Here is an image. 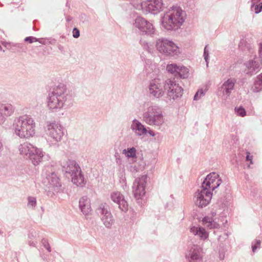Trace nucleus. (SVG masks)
Here are the masks:
<instances>
[{
	"mask_svg": "<svg viewBox=\"0 0 262 262\" xmlns=\"http://www.w3.org/2000/svg\"><path fill=\"white\" fill-rule=\"evenodd\" d=\"M74 95L63 83L55 85L49 92L47 102L48 109L52 112H57L62 109H68L74 103Z\"/></svg>",
	"mask_w": 262,
	"mask_h": 262,
	"instance_id": "nucleus-1",
	"label": "nucleus"
},
{
	"mask_svg": "<svg viewBox=\"0 0 262 262\" xmlns=\"http://www.w3.org/2000/svg\"><path fill=\"white\" fill-rule=\"evenodd\" d=\"M148 87L149 96L153 98H161L165 94V90L167 91L169 100L181 97L183 93V89L171 79L164 81L160 78H154L149 81Z\"/></svg>",
	"mask_w": 262,
	"mask_h": 262,
	"instance_id": "nucleus-2",
	"label": "nucleus"
},
{
	"mask_svg": "<svg viewBox=\"0 0 262 262\" xmlns=\"http://www.w3.org/2000/svg\"><path fill=\"white\" fill-rule=\"evenodd\" d=\"M186 17L185 12L180 6H172L161 17L162 26L168 31L177 30L183 24Z\"/></svg>",
	"mask_w": 262,
	"mask_h": 262,
	"instance_id": "nucleus-3",
	"label": "nucleus"
},
{
	"mask_svg": "<svg viewBox=\"0 0 262 262\" xmlns=\"http://www.w3.org/2000/svg\"><path fill=\"white\" fill-rule=\"evenodd\" d=\"M13 126L15 134L20 138H28L35 134V123L29 116H20L15 120Z\"/></svg>",
	"mask_w": 262,
	"mask_h": 262,
	"instance_id": "nucleus-4",
	"label": "nucleus"
},
{
	"mask_svg": "<svg viewBox=\"0 0 262 262\" xmlns=\"http://www.w3.org/2000/svg\"><path fill=\"white\" fill-rule=\"evenodd\" d=\"M142 120L148 125L158 127H161L165 122L161 108L156 105L147 107L142 114Z\"/></svg>",
	"mask_w": 262,
	"mask_h": 262,
	"instance_id": "nucleus-5",
	"label": "nucleus"
},
{
	"mask_svg": "<svg viewBox=\"0 0 262 262\" xmlns=\"http://www.w3.org/2000/svg\"><path fill=\"white\" fill-rule=\"evenodd\" d=\"M62 170L71 178L72 182L76 186H83L85 184L84 176L81 168L76 161L68 160L64 164H61Z\"/></svg>",
	"mask_w": 262,
	"mask_h": 262,
	"instance_id": "nucleus-6",
	"label": "nucleus"
},
{
	"mask_svg": "<svg viewBox=\"0 0 262 262\" xmlns=\"http://www.w3.org/2000/svg\"><path fill=\"white\" fill-rule=\"evenodd\" d=\"M18 149L20 154L28 158L34 166L38 165L43 158H46L40 149L37 148L28 142L21 144Z\"/></svg>",
	"mask_w": 262,
	"mask_h": 262,
	"instance_id": "nucleus-7",
	"label": "nucleus"
},
{
	"mask_svg": "<svg viewBox=\"0 0 262 262\" xmlns=\"http://www.w3.org/2000/svg\"><path fill=\"white\" fill-rule=\"evenodd\" d=\"M156 47L160 53L168 57H174L181 53L179 47L174 42L166 38L159 39Z\"/></svg>",
	"mask_w": 262,
	"mask_h": 262,
	"instance_id": "nucleus-8",
	"label": "nucleus"
},
{
	"mask_svg": "<svg viewBox=\"0 0 262 262\" xmlns=\"http://www.w3.org/2000/svg\"><path fill=\"white\" fill-rule=\"evenodd\" d=\"M42 175L46 177L48 182V187L52 191L53 194L61 193L63 191L59 177L54 170H52V166H47L43 170Z\"/></svg>",
	"mask_w": 262,
	"mask_h": 262,
	"instance_id": "nucleus-9",
	"label": "nucleus"
},
{
	"mask_svg": "<svg viewBox=\"0 0 262 262\" xmlns=\"http://www.w3.org/2000/svg\"><path fill=\"white\" fill-rule=\"evenodd\" d=\"M47 135L53 141L58 142L61 141L64 135V127L55 121H47L46 127Z\"/></svg>",
	"mask_w": 262,
	"mask_h": 262,
	"instance_id": "nucleus-10",
	"label": "nucleus"
},
{
	"mask_svg": "<svg viewBox=\"0 0 262 262\" xmlns=\"http://www.w3.org/2000/svg\"><path fill=\"white\" fill-rule=\"evenodd\" d=\"M212 196V192L201 186L195 192L194 196L195 205L201 208L205 207L210 202Z\"/></svg>",
	"mask_w": 262,
	"mask_h": 262,
	"instance_id": "nucleus-11",
	"label": "nucleus"
},
{
	"mask_svg": "<svg viewBox=\"0 0 262 262\" xmlns=\"http://www.w3.org/2000/svg\"><path fill=\"white\" fill-rule=\"evenodd\" d=\"M143 11L153 14H157L166 7L162 0H147L141 3Z\"/></svg>",
	"mask_w": 262,
	"mask_h": 262,
	"instance_id": "nucleus-12",
	"label": "nucleus"
},
{
	"mask_svg": "<svg viewBox=\"0 0 262 262\" xmlns=\"http://www.w3.org/2000/svg\"><path fill=\"white\" fill-rule=\"evenodd\" d=\"M185 256L187 262H203V249L197 245H193L188 247Z\"/></svg>",
	"mask_w": 262,
	"mask_h": 262,
	"instance_id": "nucleus-13",
	"label": "nucleus"
},
{
	"mask_svg": "<svg viewBox=\"0 0 262 262\" xmlns=\"http://www.w3.org/2000/svg\"><path fill=\"white\" fill-rule=\"evenodd\" d=\"M166 70L174 76V78L172 80L176 82L175 78L186 79L189 75V70L187 68L183 66H178L176 63L168 64Z\"/></svg>",
	"mask_w": 262,
	"mask_h": 262,
	"instance_id": "nucleus-14",
	"label": "nucleus"
},
{
	"mask_svg": "<svg viewBox=\"0 0 262 262\" xmlns=\"http://www.w3.org/2000/svg\"><path fill=\"white\" fill-rule=\"evenodd\" d=\"M147 179V176L143 175L140 178H136L133 183V191L137 200L142 199L145 194Z\"/></svg>",
	"mask_w": 262,
	"mask_h": 262,
	"instance_id": "nucleus-15",
	"label": "nucleus"
},
{
	"mask_svg": "<svg viewBox=\"0 0 262 262\" xmlns=\"http://www.w3.org/2000/svg\"><path fill=\"white\" fill-rule=\"evenodd\" d=\"M222 180L219 174L211 172L208 174L202 183L201 186L211 192L217 188L222 183Z\"/></svg>",
	"mask_w": 262,
	"mask_h": 262,
	"instance_id": "nucleus-16",
	"label": "nucleus"
},
{
	"mask_svg": "<svg viewBox=\"0 0 262 262\" xmlns=\"http://www.w3.org/2000/svg\"><path fill=\"white\" fill-rule=\"evenodd\" d=\"M111 200L117 203L120 209L124 212L128 210V204L124 200V196L119 192H114L111 195Z\"/></svg>",
	"mask_w": 262,
	"mask_h": 262,
	"instance_id": "nucleus-17",
	"label": "nucleus"
},
{
	"mask_svg": "<svg viewBox=\"0 0 262 262\" xmlns=\"http://www.w3.org/2000/svg\"><path fill=\"white\" fill-rule=\"evenodd\" d=\"M130 128L136 136L138 137H141L147 135L146 127L136 119L132 121Z\"/></svg>",
	"mask_w": 262,
	"mask_h": 262,
	"instance_id": "nucleus-18",
	"label": "nucleus"
},
{
	"mask_svg": "<svg viewBox=\"0 0 262 262\" xmlns=\"http://www.w3.org/2000/svg\"><path fill=\"white\" fill-rule=\"evenodd\" d=\"M14 112V107L10 103L0 104V124L5 121L6 117L11 116Z\"/></svg>",
	"mask_w": 262,
	"mask_h": 262,
	"instance_id": "nucleus-19",
	"label": "nucleus"
},
{
	"mask_svg": "<svg viewBox=\"0 0 262 262\" xmlns=\"http://www.w3.org/2000/svg\"><path fill=\"white\" fill-rule=\"evenodd\" d=\"M236 80L235 78H229L222 85L221 90L223 95L228 98L234 90Z\"/></svg>",
	"mask_w": 262,
	"mask_h": 262,
	"instance_id": "nucleus-20",
	"label": "nucleus"
},
{
	"mask_svg": "<svg viewBox=\"0 0 262 262\" xmlns=\"http://www.w3.org/2000/svg\"><path fill=\"white\" fill-rule=\"evenodd\" d=\"M79 208L85 215H89L91 212V201L86 196H83L79 199Z\"/></svg>",
	"mask_w": 262,
	"mask_h": 262,
	"instance_id": "nucleus-21",
	"label": "nucleus"
},
{
	"mask_svg": "<svg viewBox=\"0 0 262 262\" xmlns=\"http://www.w3.org/2000/svg\"><path fill=\"white\" fill-rule=\"evenodd\" d=\"M261 66V63L259 59L254 58V59L250 60L246 63V66L248 69L247 74H254L259 71Z\"/></svg>",
	"mask_w": 262,
	"mask_h": 262,
	"instance_id": "nucleus-22",
	"label": "nucleus"
},
{
	"mask_svg": "<svg viewBox=\"0 0 262 262\" xmlns=\"http://www.w3.org/2000/svg\"><path fill=\"white\" fill-rule=\"evenodd\" d=\"M190 232L195 235H198L200 239L205 240L208 237V233L203 227L193 226L190 228Z\"/></svg>",
	"mask_w": 262,
	"mask_h": 262,
	"instance_id": "nucleus-23",
	"label": "nucleus"
},
{
	"mask_svg": "<svg viewBox=\"0 0 262 262\" xmlns=\"http://www.w3.org/2000/svg\"><path fill=\"white\" fill-rule=\"evenodd\" d=\"M202 223L204 226L210 229H218L220 227V225L215 222L211 216H205L202 220Z\"/></svg>",
	"mask_w": 262,
	"mask_h": 262,
	"instance_id": "nucleus-24",
	"label": "nucleus"
},
{
	"mask_svg": "<svg viewBox=\"0 0 262 262\" xmlns=\"http://www.w3.org/2000/svg\"><path fill=\"white\" fill-rule=\"evenodd\" d=\"M96 212L100 218L111 213L110 207L106 203L100 204L96 209Z\"/></svg>",
	"mask_w": 262,
	"mask_h": 262,
	"instance_id": "nucleus-25",
	"label": "nucleus"
},
{
	"mask_svg": "<svg viewBox=\"0 0 262 262\" xmlns=\"http://www.w3.org/2000/svg\"><path fill=\"white\" fill-rule=\"evenodd\" d=\"M100 219L103 224L107 229H111L115 222V220L112 213L102 216Z\"/></svg>",
	"mask_w": 262,
	"mask_h": 262,
	"instance_id": "nucleus-26",
	"label": "nucleus"
},
{
	"mask_svg": "<svg viewBox=\"0 0 262 262\" xmlns=\"http://www.w3.org/2000/svg\"><path fill=\"white\" fill-rule=\"evenodd\" d=\"M143 30H141L140 33L142 34H145L147 35L151 36L155 32V29L153 26L152 24L147 20V25L143 26Z\"/></svg>",
	"mask_w": 262,
	"mask_h": 262,
	"instance_id": "nucleus-27",
	"label": "nucleus"
},
{
	"mask_svg": "<svg viewBox=\"0 0 262 262\" xmlns=\"http://www.w3.org/2000/svg\"><path fill=\"white\" fill-rule=\"evenodd\" d=\"M252 90L254 93H258L262 90V73L257 76Z\"/></svg>",
	"mask_w": 262,
	"mask_h": 262,
	"instance_id": "nucleus-28",
	"label": "nucleus"
},
{
	"mask_svg": "<svg viewBox=\"0 0 262 262\" xmlns=\"http://www.w3.org/2000/svg\"><path fill=\"white\" fill-rule=\"evenodd\" d=\"M146 25H147V20L141 16H138L135 19L134 27L140 32L141 30H144L143 26Z\"/></svg>",
	"mask_w": 262,
	"mask_h": 262,
	"instance_id": "nucleus-29",
	"label": "nucleus"
},
{
	"mask_svg": "<svg viewBox=\"0 0 262 262\" xmlns=\"http://www.w3.org/2000/svg\"><path fill=\"white\" fill-rule=\"evenodd\" d=\"M146 25H147V20L141 16H138L135 19L134 27L140 32L141 30H144L143 26Z\"/></svg>",
	"mask_w": 262,
	"mask_h": 262,
	"instance_id": "nucleus-30",
	"label": "nucleus"
},
{
	"mask_svg": "<svg viewBox=\"0 0 262 262\" xmlns=\"http://www.w3.org/2000/svg\"><path fill=\"white\" fill-rule=\"evenodd\" d=\"M123 153L125 154L127 157L135 158L136 155V149L134 147L124 149Z\"/></svg>",
	"mask_w": 262,
	"mask_h": 262,
	"instance_id": "nucleus-31",
	"label": "nucleus"
},
{
	"mask_svg": "<svg viewBox=\"0 0 262 262\" xmlns=\"http://www.w3.org/2000/svg\"><path fill=\"white\" fill-rule=\"evenodd\" d=\"M39 42L42 45H55L56 40L55 38H39Z\"/></svg>",
	"mask_w": 262,
	"mask_h": 262,
	"instance_id": "nucleus-32",
	"label": "nucleus"
},
{
	"mask_svg": "<svg viewBox=\"0 0 262 262\" xmlns=\"http://www.w3.org/2000/svg\"><path fill=\"white\" fill-rule=\"evenodd\" d=\"M35 235H34L33 232H30L28 234V244L30 246L36 247L37 244V241L34 240Z\"/></svg>",
	"mask_w": 262,
	"mask_h": 262,
	"instance_id": "nucleus-33",
	"label": "nucleus"
},
{
	"mask_svg": "<svg viewBox=\"0 0 262 262\" xmlns=\"http://www.w3.org/2000/svg\"><path fill=\"white\" fill-rule=\"evenodd\" d=\"M28 204L27 206L29 207L34 209L36 206V199L35 197L29 196L27 198Z\"/></svg>",
	"mask_w": 262,
	"mask_h": 262,
	"instance_id": "nucleus-34",
	"label": "nucleus"
},
{
	"mask_svg": "<svg viewBox=\"0 0 262 262\" xmlns=\"http://www.w3.org/2000/svg\"><path fill=\"white\" fill-rule=\"evenodd\" d=\"M261 246V241L259 239H255L252 242V252L255 253L257 249H259Z\"/></svg>",
	"mask_w": 262,
	"mask_h": 262,
	"instance_id": "nucleus-35",
	"label": "nucleus"
},
{
	"mask_svg": "<svg viewBox=\"0 0 262 262\" xmlns=\"http://www.w3.org/2000/svg\"><path fill=\"white\" fill-rule=\"evenodd\" d=\"M235 112L238 116L244 117L246 115V112L244 107L240 106L235 108Z\"/></svg>",
	"mask_w": 262,
	"mask_h": 262,
	"instance_id": "nucleus-36",
	"label": "nucleus"
},
{
	"mask_svg": "<svg viewBox=\"0 0 262 262\" xmlns=\"http://www.w3.org/2000/svg\"><path fill=\"white\" fill-rule=\"evenodd\" d=\"M205 94V91L203 89L199 90L194 96L193 100H198L200 99L202 97L204 96Z\"/></svg>",
	"mask_w": 262,
	"mask_h": 262,
	"instance_id": "nucleus-37",
	"label": "nucleus"
},
{
	"mask_svg": "<svg viewBox=\"0 0 262 262\" xmlns=\"http://www.w3.org/2000/svg\"><path fill=\"white\" fill-rule=\"evenodd\" d=\"M208 45H206L204 49V53H203V56L204 57V59L205 60V62H206V65L208 66V62H209V51L207 49Z\"/></svg>",
	"mask_w": 262,
	"mask_h": 262,
	"instance_id": "nucleus-38",
	"label": "nucleus"
},
{
	"mask_svg": "<svg viewBox=\"0 0 262 262\" xmlns=\"http://www.w3.org/2000/svg\"><path fill=\"white\" fill-rule=\"evenodd\" d=\"M41 243L42 246L47 250L49 252L51 251V248L47 239H42Z\"/></svg>",
	"mask_w": 262,
	"mask_h": 262,
	"instance_id": "nucleus-39",
	"label": "nucleus"
},
{
	"mask_svg": "<svg viewBox=\"0 0 262 262\" xmlns=\"http://www.w3.org/2000/svg\"><path fill=\"white\" fill-rule=\"evenodd\" d=\"M39 41V38H37L33 36H28L25 38V41L28 42L30 43H32L34 42H36Z\"/></svg>",
	"mask_w": 262,
	"mask_h": 262,
	"instance_id": "nucleus-40",
	"label": "nucleus"
},
{
	"mask_svg": "<svg viewBox=\"0 0 262 262\" xmlns=\"http://www.w3.org/2000/svg\"><path fill=\"white\" fill-rule=\"evenodd\" d=\"M253 8H254L255 13L258 14L262 11V3L255 5Z\"/></svg>",
	"mask_w": 262,
	"mask_h": 262,
	"instance_id": "nucleus-41",
	"label": "nucleus"
},
{
	"mask_svg": "<svg viewBox=\"0 0 262 262\" xmlns=\"http://www.w3.org/2000/svg\"><path fill=\"white\" fill-rule=\"evenodd\" d=\"M73 36L74 38H77L80 36V31L77 28H74L73 29Z\"/></svg>",
	"mask_w": 262,
	"mask_h": 262,
	"instance_id": "nucleus-42",
	"label": "nucleus"
},
{
	"mask_svg": "<svg viewBox=\"0 0 262 262\" xmlns=\"http://www.w3.org/2000/svg\"><path fill=\"white\" fill-rule=\"evenodd\" d=\"M128 170L132 173H136L138 171L139 168L135 165H130L128 168Z\"/></svg>",
	"mask_w": 262,
	"mask_h": 262,
	"instance_id": "nucleus-43",
	"label": "nucleus"
},
{
	"mask_svg": "<svg viewBox=\"0 0 262 262\" xmlns=\"http://www.w3.org/2000/svg\"><path fill=\"white\" fill-rule=\"evenodd\" d=\"M219 254V259L221 260H223L225 258V251L224 250V249L221 250V249H220Z\"/></svg>",
	"mask_w": 262,
	"mask_h": 262,
	"instance_id": "nucleus-44",
	"label": "nucleus"
},
{
	"mask_svg": "<svg viewBox=\"0 0 262 262\" xmlns=\"http://www.w3.org/2000/svg\"><path fill=\"white\" fill-rule=\"evenodd\" d=\"M147 134H148L151 137H155L157 134L160 135L159 133H156L153 130L150 129L149 127H147Z\"/></svg>",
	"mask_w": 262,
	"mask_h": 262,
	"instance_id": "nucleus-45",
	"label": "nucleus"
},
{
	"mask_svg": "<svg viewBox=\"0 0 262 262\" xmlns=\"http://www.w3.org/2000/svg\"><path fill=\"white\" fill-rule=\"evenodd\" d=\"M251 8L252 9L253 8V7L258 4H259L260 2V0H251Z\"/></svg>",
	"mask_w": 262,
	"mask_h": 262,
	"instance_id": "nucleus-46",
	"label": "nucleus"
},
{
	"mask_svg": "<svg viewBox=\"0 0 262 262\" xmlns=\"http://www.w3.org/2000/svg\"><path fill=\"white\" fill-rule=\"evenodd\" d=\"M252 156H250L249 152H247V156L246 157V161H250V163L252 164Z\"/></svg>",
	"mask_w": 262,
	"mask_h": 262,
	"instance_id": "nucleus-47",
	"label": "nucleus"
},
{
	"mask_svg": "<svg viewBox=\"0 0 262 262\" xmlns=\"http://www.w3.org/2000/svg\"><path fill=\"white\" fill-rule=\"evenodd\" d=\"M115 157H116V163H117V164H118L119 165H121L122 164L121 159L119 158H118L116 155H115Z\"/></svg>",
	"mask_w": 262,
	"mask_h": 262,
	"instance_id": "nucleus-48",
	"label": "nucleus"
},
{
	"mask_svg": "<svg viewBox=\"0 0 262 262\" xmlns=\"http://www.w3.org/2000/svg\"><path fill=\"white\" fill-rule=\"evenodd\" d=\"M57 48H58V49H59V50L60 51H61V52H62L63 51H64V49L63 46H62V45H60V44H58V45H57Z\"/></svg>",
	"mask_w": 262,
	"mask_h": 262,
	"instance_id": "nucleus-49",
	"label": "nucleus"
},
{
	"mask_svg": "<svg viewBox=\"0 0 262 262\" xmlns=\"http://www.w3.org/2000/svg\"><path fill=\"white\" fill-rule=\"evenodd\" d=\"M72 17L71 16H68L66 17V20L68 21V22H70L72 20Z\"/></svg>",
	"mask_w": 262,
	"mask_h": 262,
	"instance_id": "nucleus-50",
	"label": "nucleus"
},
{
	"mask_svg": "<svg viewBox=\"0 0 262 262\" xmlns=\"http://www.w3.org/2000/svg\"><path fill=\"white\" fill-rule=\"evenodd\" d=\"M259 53L260 54H262V43L259 44Z\"/></svg>",
	"mask_w": 262,
	"mask_h": 262,
	"instance_id": "nucleus-51",
	"label": "nucleus"
},
{
	"mask_svg": "<svg viewBox=\"0 0 262 262\" xmlns=\"http://www.w3.org/2000/svg\"><path fill=\"white\" fill-rule=\"evenodd\" d=\"M60 38H62V39H64L65 38V36L64 35H62L60 36Z\"/></svg>",
	"mask_w": 262,
	"mask_h": 262,
	"instance_id": "nucleus-52",
	"label": "nucleus"
},
{
	"mask_svg": "<svg viewBox=\"0 0 262 262\" xmlns=\"http://www.w3.org/2000/svg\"><path fill=\"white\" fill-rule=\"evenodd\" d=\"M66 6L69 7V4H68V2L66 3Z\"/></svg>",
	"mask_w": 262,
	"mask_h": 262,
	"instance_id": "nucleus-53",
	"label": "nucleus"
},
{
	"mask_svg": "<svg viewBox=\"0 0 262 262\" xmlns=\"http://www.w3.org/2000/svg\"><path fill=\"white\" fill-rule=\"evenodd\" d=\"M3 233V232L2 230H0V234H2Z\"/></svg>",
	"mask_w": 262,
	"mask_h": 262,
	"instance_id": "nucleus-54",
	"label": "nucleus"
}]
</instances>
